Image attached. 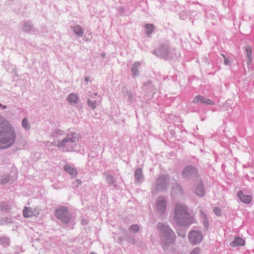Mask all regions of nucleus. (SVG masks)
I'll return each instance as SVG.
<instances>
[{
	"label": "nucleus",
	"instance_id": "obj_13",
	"mask_svg": "<svg viewBox=\"0 0 254 254\" xmlns=\"http://www.w3.org/2000/svg\"><path fill=\"white\" fill-rule=\"evenodd\" d=\"M10 177L8 174H4L0 177V184L4 185L10 181Z\"/></svg>",
	"mask_w": 254,
	"mask_h": 254
},
{
	"label": "nucleus",
	"instance_id": "obj_18",
	"mask_svg": "<svg viewBox=\"0 0 254 254\" xmlns=\"http://www.w3.org/2000/svg\"><path fill=\"white\" fill-rule=\"evenodd\" d=\"M76 140V138L75 137H74V138H73V139H72V138L64 139L63 140V141L61 142L58 143V146L59 147L63 146L65 145V143L67 141H70V142H73L75 141Z\"/></svg>",
	"mask_w": 254,
	"mask_h": 254
},
{
	"label": "nucleus",
	"instance_id": "obj_38",
	"mask_svg": "<svg viewBox=\"0 0 254 254\" xmlns=\"http://www.w3.org/2000/svg\"><path fill=\"white\" fill-rule=\"evenodd\" d=\"M188 224H190L191 223H188ZM190 226V225H189L188 226Z\"/></svg>",
	"mask_w": 254,
	"mask_h": 254
},
{
	"label": "nucleus",
	"instance_id": "obj_15",
	"mask_svg": "<svg viewBox=\"0 0 254 254\" xmlns=\"http://www.w3.org/2000/svg\"><path fill=\"white\" fill-rule=\"evenodd\" d=\"M196 170L193 168L192 167H186L184 171H183V175L184 176H187L189 174H190L191 173H195Z\"/></svg>",
	"mask_w": 254,
	"mask_h": 254
},
{
	"label": "nucleus",
	"instance_id": "obj_24",
	"mask_svg": "<svg viewBox=\"0 0 254 254\" xmlns=\"http://www.w3.org/2000/svg\"><path fill=\"white\" fill-rule=\"evenodd\" d=\"M177 233L179 236L182 238H185L186 237V231L183 229H177Z\"/></svg>",
	"mask_w": 254,
	"mask_h": 254
},
{
	"label": "nucleus",
	"instance_id": "obj_6",
	"mask_svg": "<svg viewBox=\"0 0 254 254\" xmlns=\"http://www.w3.org/2000/svg\"><path fill=\"white\" fill-rule=\"evenodd\" d=\"M192 102L194 104L201 103L207 105L214 104V103L211 100L206 99L201 95L195 96L192 100Z\"/></svg>",
	"mask_w": 254,
	"mask_h": 254
},
{
	"label": "nucleus",
	"instance_id": "obj_34",
	"mask_svg": "<svg viewBox=\"0 0 254 254\" xmlns=\"http://www.w3.org/2000/svg\"><path fill=\"white\" fill-rule=\"evenodd\" d=\"M0 107H1L3 109H5L7 108V107L5 105H2L1 104H0Z\"/></svg>",
	"mask_w": 254,
	"mask_h": 254
},
{
	"label": "nucleus",
	"instance_id": "obj_36",
	"mask_svg": "<svg viewBox=\"0 0 254 254\" xmlns=\"http://www.w3.org/2000/svg\"><path fill=\"white\" fill-rule=\"evenodd\" d=\"M77 181L79 184H81V182L79 180H77Z\"/></svg>",
	"mask_w": 254,
	"mask_h": 254
},
{
	"label": "nucleus",
	"instance_id": "obj_10",
	"mask_svg": "<svg viewBox=\"0 0 254 254\" xmlns=\"http://www.w3.org/2000/svg\"><path fill=\"white\" fill-rule=\"evenodd\" d=\"M165 201L163 198L159 199L157 202V208L160 213H163L166 208Z\"/></svg>",
	"mask_w": 254,
	"mask_h": 254
},
{
	"label": "nucleus",
	"instance_id": "obj_35",
	"mask_svg": "<svg viewBox=\"0 0 254 254\" xmlns=\"http://www.w3.org/2000/svg\"><path fill=\"white\" fill-rule=\"evenodd\" d=\"M224 62L226 64H228L229 61L227 59H225Z\"/></svg>",
	"mask_w": 254,
	"mask_h": 254
},
{
	"label": "nucleus",
	"instance_id": "obj_4",
	"mask_svg": "<svg viewBox=\"0 0 254 254\" xmlns=\"http://www.w3.org/2000/svg\"><path fill=\"white\" fill-rule=\"evenodd\" d=\"M56 216L60 219L68 218L69 216L67 209L66 207H61L57 209L55 212Z\"/></svg>",
	"mask_w": 254,
	"mask_h": 254
},
{
	"label": "nucleus",
	"instance_id": "obj_29",
	"mask_svg": "<svg viewBox=\"0 0 254 254\" xmlns=\"http://www.w3.org/2000/svg\"><path fill=\"white\" fill-rule=\"evenodd\" d=\"M213 211L215 213V214L217 215H220L221 213V209L217 207H215L214 208Z\"/></svg>",
	"mask_w": 254,
	"mask_h": 254
},
{
	"label": "nucleus",
	"instance_id": "obj_2",
	"mask_svg": "<svg viewBox=\"0 0 254 254\" xmlns=\"http://www.w3.org/2000/svg\"><path fill=\"white\" fill-rule=\"evenodd\" d=\"M157 227L160 232L162 248L165 250L167 246L175 242L176 235L168 226L164 223H158Z\"/></svg>",
	"mask_w": 254,
	"mask_h": 254
},
{
	"label": "nucleus",
	"instance_id": "obj_26",
	"mask_svg": "<svg viewBox=\"0 0 254 254\" xmlns=\"http://www.w3.org/2000/svg\"><path fill=\"white\" fill-rule=\"evenodd\" d=\"M0 208L2 211H7L10 209V207L6 204L2 203L0 204Z\"/></svg>",
	"mask_w": 254,
	"mask_h": 254
},
{
	"label": "nucleus",
	"instance_id": "obj_8",
	"mask_svg": "<svg viewBox=\"0 0 254 254\" xmlns=\"http://www.w3.org/2000/svg\"><path fill=\"white\" fill-rule=\"evenodd\" d=\"M23 213L25 217H32L38 214V212L36 209H34L30 207L25 208L23 210Z\"/></svg>",
	"mask_w": 254,
	"mask_h": 254
},
{
	"label": "nucleus",
	"instance_id": "obj_32",
	"mask_svg": "<svg viewBox=\"0 0 254 254\" xmlns=\"http://www.w3.org/2000/svg\"><path fill=\"white\" fill-rule=\"evenodd\" d=\"M88 104L89 106H90L92 109H94L95 108V103L92 102L91 100H89L88 101Z\"/></svg>",
	"mask_w": 254,
	"mask_h": 254
},
{
	"label": "nucleus",
	"instance_id": "obj_11",
	"mask_svg": "<svg viewBox=\"0 0 254 254\" xmlns=\"http://www.w3.org/2000/svg\"><path fill=\"white\" fill-rule=\"evenodd\" d=\"M245 51L248 59L247 64L250 65L252 63L253 60L252 49L250 46H247L246 47Z\"/></svg>",
	"mask_w": 254,
	"mask_h": 254
},
{
	"label": "nucleus",
	"instance_id": "obj_14",
	"mask_svg": "<svg viewBox=\"0 0 254 254\" xmlns=\"http://www.w3.org/2000/svg\"><path fill=\"white\" fill-rule=\"evenodd\" d=\"M67 101L71 103H76L78 101V96L75 94H70L67 98Z\"/></svg>",
	"mask_w": 254,
	"mask_h": 254
},
{
	"label": "nucleus",
	"instance_id": "obj_27",
	"mask_svg": "<svg viewBox=\"0 0 254 254\" xmlns=\"http://www.w3.org/2000/svg\"><path fill=\"white\" fill-rule=\"evenodd\" d=\"M200 251L199 247H195L190 252V254H200Z\"/></svg>",
	"mask_w": 254,
	"mask_h": 254
},
{
	"label": "nucleus",
	"instance_id": "obj_28",
	"mask_svg": "<svg viewBox=\"0 0 254 254\" xmlns=\"http://www.w3.org/2000/svg\"><path fill=\"white\" fill-rule=\"evenodd\" d=\"M22 126L25 129L29 128V125L28 123V121L26 118H24L22 121Z\"/></svg>",
	"mask_w": 254,
	"mask_h": 254
},
{
	"label": "nucleus",
	"instance_id": "obj_31",
	"mask_svg": "<svg viewBox=\"0 0 254 254\" xmlns=\"http://www.w3.org/2000/svg\"><path fill=\"white\" fill-rule=\"evenodd\" d=\"M186 223H176V225L175 226V227L176 228H184V226H185Z\"/></svg>",
	"mask_w": 254,
	"mask_h": 254
},
{
	"label": "nucleus",
	"instance_id": "obj_3",
	"mask_svg": "<svg viewBox=\"0 0 254 254\" xmlns=\"http://www.w3.org/2000/svg\"><path fill=\"white\" fill-rule=\"evenodd\" d=\"M188 239L190 244L196 245L200 243L202 241L203 236L201 231L192 230L189 233Z\"/></svg>",
	"mask_w": 254,
	"mask_h": 254
},
{
	"label": "nucleus",
	"instance_id": "obj_20",
	"mask_svg": "<svg viewBox=\"0 0 254 254\" xmlns=\"http://www.w3.org/2000/svg\"><path fill=\"white\" fill-rule=\"evenodd\" d=\"M146 28V33L150 35L154 30V26L152 24H147L145 25Z\"/></svg>",
	"mask_w": 254,
	"mask_h": 254
},
{
	"label": "nucleus",
	"instance_id": "obj_21",
	"mask_svg": "<svg viewBox=\"0 0 254 254\" xmlns=\"http://www.w3.org/2000/svg\"><path fill=\"white\" fill-rule=\"evenodd\" d=\"M60 226L66 229H73V226L72 225L73 223H59Z\"/></svg>",
	"mask_w": 254,
	"mask_h": 254
},
{
	"label": "nucleus",
	"instance_id": "obj_9",
	"mask_svg": "<svg viewBox=\"0 0 254 254\" xmlns=\"http://www.w3.org/2000/svg\"><path fill=\"white\" fill-rule=\"evenodd\" d=\"M245 244V240L241 237H235L233 241L230 243V246L232 247L238 246H243Z\"/></svg>",
	"mask_w": 254,
	"mask_h": 254
},
{
	"label": "nucleus",
	"instance_id": "obj_16",
	"mask_svg": "<svg viewBox=\"0 0 254 254\" xmlns=\"http://www.w3.org/2000/svg\"><path fill=\"white\" fill-rule=\"evenodd\" d=\"M74 33L79 36H81L83 34V31L81 27L79 25H76L73 27Z\"/></svg>",
	"mask_w": 254,
	"mask_h": 254
},
{
	"label": "nucleus",
	"instance_id": "obj_17",
	"mask_svg": "<svg viewBox=\"0 0 254 254\" xmlns=\"http://www.w3.org/2000/svg\"><path fill=\"white\" fill-rule=\"evenodd\" d=\"M196 193L197 195L199 196H202L203 195L204 193V187L203 185L200 184L196 188Z\"/></svg>",
	"mask_w": 254,
	"mask_h": 254
},
{
	"label": "nucleus",
	"instance_id": "obj_22",
	"mask_svg": "<svg viewBox=\"0 0 254 254\" xmlns=\"http://www.w3.org/2000/svg\"><path fill=\"white\" fill-rule=\"evenodd\" d=\"M142 176V170L141 169H137L136 170L135 172V177L137 180H139L141 179Z\"/></svg>",
	"mask_w": 254,
	"mask_h": 254
},
{
	"label": "nucleus",
	"instance_id": "obj_19",
	"mask_svg": "<svg viewBox=\"0 0 254 254\" xmlns=\"http://www.w3.org/2000/svg\"><path fill=\"white\" fill-rule=\"evenodd\" d=\"M129 231L135 233L139 231V227L137 224H132L129 227Z\"/></svg>",
	"mask_w": 254,
	"mask_h": 254
},
{
	"label": "nucleus",
	"instance_id": "obj_23",
	"mask_svg": "<svg viewBox=\"0 0 254 254\" xmlns=\"http://www.w3.org/2000/svg\"><path fill=\"white\" fill-rule=\"evenodd\" d=\"M139 65V64L138 63H135L133 64V66L132 67V72L134 75H136L138 67Z\"/></svg>",
	"mask_w": 254,
	"mask_h": 254
},
{
	"label": "nucleus",
	"instance_id": "obj_37",
	"mask_svg": "<svg viewBox=\"0 0 254 254\" xmlns=\"http://www.w3.org/2000/svg\"><path fill=\"white\" fill-rule=\"evenodd\" d=\"M90 254H97L95 253H94V252H91V253H90Z\"/></svg>",
	"mask_w": 254,
	"mask_h": 254
},
{
	"label": "nucleus",
	"instance_id": "obj_30",
	"mask_svg": "<svg viewBox=\"0 0 254 254\" xmlns=\"http://www.w3.org/2000/svg\"><path fill=\"white\" fill-rule=\"evenodd\" d=\"M0 243L2 244H8V239L6 238H0Z\"/></svg>",
	"mask_w": 254,
	"mask_h": 254
},
{
	"label": "nucleus",
	"instance_id": "obj_5",
	"mask_svg": "<svg viewBox=\"0 0 254 254\" xmlns=\"http://www.w3.org/2000/svg\"><path fill=\"white\" fill-rule=\"evenodd\" d=\"M175 217H184L187 214V210L185 206L182 204H178L175 209Z\"/></svg>",
	"mask_w": 254,
	"mask_h": 254
},
{
	"label": "nucleus",
	"instance_id": "obj_12",
	"mask_svg": "<svg viewBox=\"0 0 254 254\" xmlns=\"http://www.w3.org/2000/svg\"><path fill=\"white\" fill-rule=\"evenodd\" d=\"M64 168L65 171L68 173L69 174H70L71 176L73 177L76 176L77 171L75 169H74L72 167L70 166L69 165H66L64 166Z\"/></svg>",
	"mask_w": 254,
	"mask_h": 254
},
{
	"label": "nucleus",
	"instance_id": "obj_25",
	"mask_svg": "<svg viewBox=\"0 0 254 254\" xmlns=\"http://www.w3.org/2000/svg\"><path fill=\"white\" fill-rule=\"evenodd\" d=\"M127 240L128 243H130L131 244H135L136 243L135 238L133 236H127Z\"/></svg>",
	"mask_w": 254,
	"mask_h": 254
},
{
	"label": "nucleus",
	"instance_id": "obj_33",
	"mask_svg": "<svg viewBox=\"0 0 254 254\" xmlns=\"http://www.w3.org/2000/svg\"><path fill=\"white\" fill-rule=\"evenodd\" d=\"M204 227L205 230H207L209 227V223H204Z\"/></svg>",
	"mask_w": 254,
	"mask_h": 254
},
{
	"label": "nucleus",
	"instance_id": "obj_7",
	"mask_svg": "<svg viewBox=\"0 0 254 254\" xmlns=\"http://www.w3.org/2000/svg\"><path fill=\"white\" fill-rule=\"evenodd\" d=\"M238 196L240 199L244 203L249 204L251 202L252 197L250 195H245L242 190H240L238 193Z\"/></svg>",
	"mask_w": 254,
	"mask_h": 254
},
{
	"label": "nucleus",
	"instance_id": "obj_1",
	"mask_svg": "<svg viewBox=\"0 0 254 254\" xmlns=\"http://www.w3.org/2000/svg\"><path fill=\"white\" fill-rule=\"evenodd\" d=\"M14 127L3 116L0 115V149L11 146L15 142Z\"/></svg>",
	"mask_w": 254,
	"mask_h": 254
}]
</instances>
